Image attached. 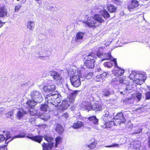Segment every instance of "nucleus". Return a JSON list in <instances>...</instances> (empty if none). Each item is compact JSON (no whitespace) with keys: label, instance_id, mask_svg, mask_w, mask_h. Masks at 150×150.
Instances as JSON below:
<instances>
[{"label":"nucleus","instance_id":"46","mask_svg":"<svg viewBox=\"0 0 150 150\" xmlns=\"http://www.w3.org/2000/svg\"><path fill=\"white\" fill-rule=\"evenodd\" d=\"M69 117V114L67 112L64 113L62 115V117L66 120L68 119Z\"/></svg>","mask_w":150,"mask_h":150},{"label":"nucleus","instance_id":"17","mask_svg":"<svg viewBox=\"0 0 150 150\" xmlns=\"http://www.w3.org/2000/svg\"><path fill=\"white\" fill-rule=\"evenodd\" d=\"M108 73L105 72L102 74L97 75L95 79L96 82H103L104 79L108 75Z\"/></svg>","mask_w":150,"mask_h":150},{"label":"nucleus","instance_id":"32","mask_svg":"<svg viewBox=\"0 0 150 150\" xmlns=\"http://www.w3.org/2000/svg\"><path fill=\"white\" fill-rule=\"evenodd\" d=\"M43 137L44 139L48 143H51L53 142H52L54 140V138L52 136H50L49 135L45 134L44 135Z\"/></svg>","mask_w":150,"mask_h":150},{"label":"nucleus","instance_id":"40","mask_svg":"<svg viewBox=\"0 0 150 150\" xmlns=\"http://www.w3.org/2000/svg\"><path fill=\"white\" fill-rule=\"evenodd\" d=\"M103 60H111L112 58L110 53H107L104 54Z\"/></svg>","mask_w":150,"mask_h":150},{"label":"nucleus","instance_id":"9","mask_svg":"<svg viewBox=\"0 0 150 150\" xmlns=\"http://www.w3.org/2000/svg\"><path fill=\"white\" fill-rule=\"evenodd\" d=\"M79 91H74L72 92L69 94V96L67 97L69 103L70 104H74L75 102V98L77 96V93Z\"/></svg>","mask_w":150,"mask_h":150},{"label":"nucleus","instance_id":"49","mask_svg":"<svg viewBox=\"0 0 150 150\" xmlns=\"http://www.w3.org/2000/svg\"><path fill=\"white\" fill-rule=\"evenodd\" d=\"M6 137H5V142L6 143V141L7 140H8L9 139H11L12 138H13V137H12L11 136L10 134L8 133L6 134Z\"/></svg>","mask_w":150,"mask_h":150},{"label":"nucleus","instance_id":"24","mask_svg":"<svg viewBox=\"0 0 150 150\" xmlns=\"http://www.w3.org/2000/svg\"><path fill=\"white\" fill-rule=\"evenodd\" d=\"M94 19L95 21L101 25V24L103 23L104 22V20L102 16L99 14H95L93 16Z\"/></svg>","mask_w":150,"mask_h":150},{"label":"nucleus","instance_id":"6","mask_svg":"<svg viewBox=\"0 0 150 150\" xmlns=\"http://www.w3.org/2000/svg\"><path fill=\"white\" fill-rule=\"evenodd\" d=\"M135 78L136 83L139 85L142 84L146 79V77L144 74L141 73H138L137 74Z\"/></svg>","mask_w":150,"mask_h":150},{"label":"nucleus","instance_id":"2","mask_svg":"<svg viewBox=\"0 0 150 150\" xmlns=\"http://www.w3.org/2000/svg\"><path fill=\"white\" fill-rule=\"evenodd\" d=\"M31 98L35 100L37 103H40L43 100L41 93L39 91L33 90L30 93Z\"/></svg>","mask_w":150,"mask_h":150},{"label":"nucleus","instance_id":"26","mask_svg":"<svg viewBox=\"0 0 150 150\" xmlns=\"http://www.w3.org/2000/svg\"><path fill=\"white\" fill-rule=\"evenodd\" d=\"M54 143L52 142L50 143H44L42 144L43 150H51L54 146Z\"/></svg>","mask_w":150,"mask_h":150},{"label":"nucleus","instance_id":"55","mask_svg":"<svg viewBox=\"0 0 150 150\" xmlns=\"http://www.w3.org/2000/svg\"><path fill=\"white\" fill-rule=\"evenodd\" d=\"M27 136H33V134H28V135Z\"/></svg>","mask_w":150,"mask_h":150},{"label":"nucleus","instance_id":"7","mask_svg":"<svg viewBox=\"0 0 150 150\" xmlns=\"http://www.w3.org/2000/svg\"><path fill=\"white\" fill-rule=\"evenodd\" d=\"M115 66L116 67L117 69H115L113 71V74L116 76H119L122 75L124 73V70L117 67V63L116 59H112Z\"/></svg>","mask_w":150,"mask_h":150},{"label":"nucleus","instance_id":"43","mask_svg":"<svg viewBox=\"0 0 150 150\" xmlns=\"http://www.w3.org/2000/svg\"><path fill=\"white\" fill-rule=\"evenodd\" d=\"M112 60H111L110 62H106L104 63L103 65L105 67L108 68H110L112 66V64L111 63L112 61H113Z\"/></svg>","mask_w":150,"mask_h":150},{"label":"nucleus","instance_id":"56","mask_svg":"<svg viewBox=\"0 0 150 150\" xmlns=\"http://www.w3.org/2000/svg\"><path fill=\"white\" fill-rule=\"evenodd\" d=\"M40 0H35V1H40Z\"/></svg>","mask_w":150,"mask_h":150},{"label":"nucleus","instance_id":"57","mask_svg":"<svg viewBox=\"0 0 150 150\" xmlns=\"http://www.w3.org/2000/svg\"><path fill=\"white\" fill-rule=\"evenodd\" d=\"M120 93H122V92H120Z\"/></svg>","mask_w":150,"mask_h":150},{"label":"nucleus","instance_id":"33","mask_svg":"<svg viewBox=\"0 0 150 150\" xmlns=\"http://www.w3.org/2000/svg\"><path fill=\"white\" fill-rule=\"evenodd\" d=\"M26 134L24 132H21L20 133L18 134L17 135H15L13 137V138H12L11 139H10L9 141L7 143H6L7 144H8V143L9 142V141H11L13 139L15 138H24L26 136Z\"/></svg>","mask_w":150,"mask_h":150},{"label":"nucleus","instance_id":"53","mask_svg":"<svg viewBox=\"0 0 150 150\" xmlns=\"http://www.w3.org/2000/svg\"><path fill=\"white\" fill-rule=\"evenodd\" d=\"M119 146V145L117 144H113L112 145H110L108 147H118Z\"/></svg>","mask_w":150,"mask_h":150},{"label":"nucleus","instance_id":"19","mask_svg":"<svg viewBox=\"0 0 150 150\" xmlns=\"http://www.w3.org/2000/svg\"><path fill=\"white\" fill-rule=\"evenodd\" d=\"M54 100L52 105V106L53 108H54V106L56 107L59 104L60 102L61 101V97L60 95L58 94H55V96H54Z\"/></svg>","mask_w":150,"mask_h":150},{"label":"nucleus","instance_id":"15","mask_svg":"<svg viewBox=\"0 0 150 150\" xmlns=\"http://www.w3.org/2000/svg\"><path fill=\"white\" fill-rule=\"evenodd\" d=\"M138 1L136 0H132L130 3L127 6L128 9L129 10L135 9L139 6Z\"/></svg>","mask_w":150,"mask_h":150},{"label":"nucleus","instance_id":"34","mask_svg":"<svg viewBox=\"0 0 150 150\" xmlns=\"http://www.w3.org/2000/svg\"><path fill=\"white\" fill-rule=\"evenodd\" d=\"M88 119L90 121L92 122L94 125H97L98 124V120L96 116H93L88 118Z\"/></svg>","mask_w":150,"mask_h":150},{"label":"nucleus","instance_id":"48","mask_svg":"<svg viewBox=\"0 0 150 150\" xmlns=\"http://www.w3.org/2000/svg\"><path fill=\"white\" fill-rule=\"evenodd\" d=\"M145 98L146 100L150 99V91H148L145 93Z\"/></svg>","mask_w":150,"mask_h":150},{"label":"nucleus","instance_id":"1","mask_svg":"<svg viewBox=\"0 0 150 150\" xmlns=\"http://www.w3.org/2000/svg\"><path fill=\"white\" fill-rule=\"evenodd\" d=\"M96 54L92 51L86 56L84 58V65L87 68L93 69L95 66V59L96 58Z\"/></svg>","mask_w":150,"mask_h":150},{"label":"nucleus","instance_id":"58","mask_svg":"<svg viewBox=\"0 0 150 150\" xmlns=\"http://www.w3.org/2000/svg\"><path fill=\"white\" fill-rule=\"evenodd\" d=\"M149 90H150V89H149Z\"/></svg>","mask_w":150,"mask_h":150},{"label":"nucleus","instance_id":"14","mask_svg":"<svg viewBox=\"0 0 150 150\" xmlns=\"http://www.w3.org/2000/svg\"><path fill=\"white\" fill-rule=\"evenodd\" d=\"M103 122H114L113 120V118L112 116L110 114L109 112L106 111L105 114L103 116Z\"/></svg>","mask_w":150,"mask_h":150},{"label":"nucleus","instance_id":"31","mask_svg":"<svg viewBox=\"0 0 150 150\" xmlns=\"http://www.w3.org/2000/svg\"><path fill=\"white\" fill-rule=\"evenodd\" d=\"M27 112L23 110V112H22L21 111H18L16 114V116L18 119V120H20L21 118H22L23 116L26 114H27Z\"/></svg>","mask_w":150,"mask_h":150},{"label":"nucleus","instance_id":"36","mask_svg":"<svg viewBox=\"0 0 150 150\" xmlns=\"http://www.w3.org/2000/svg\"><path fill=\"white\" fill-rule=\"evenodd\" d=\"M34 26L35 23L34 22L29 21L27 23V27L30 30H33L34 28Z\"/></svg>","mask_w":150,"mask_h":150},{"label":"nucleus","instance_id":"16","mask_svg":"<svg viewBox=\"0 0 150 150\" xmlns=\"http://www.w3.org/2000/svg\"><path fill=\"white\" fill-rule=\"evenodd\" d=\"M55 96V94H52V93H50L48 94L46 96V100H47V103L49 105H53L54 100V96Z\"/></svg>","mask_w":150,"mask_h":150},{"label":"nucleus","instance_id":"35","mask_svg":"<svg viewBox=\"0 0 150 150\" xmlns=\"http://www.w3.org/2000/svg\"><path fill=\"white\" fill-rule=\"evenodd\" d=\"M35 107H33L32 108H30L29 109H27L29 114L31 115H35L37 113V111L35 109Z\"/></svg>","mask_w":150,"mask_h":150},{"label":"nucleus","instance_id":"5","mask_svg":"<svg viewBox=\"0 0 150 150\" xmlns=\"http://www.w3.org/2000/svg\"><path fill=\"white\" fill-rule=\"evenodd\" d=\"M70 80L72 85L75 87H78L81 84L80 77L78 75L73 76Z\"/></svg>","mask_w":150,"mask_h":150},{"label":"nucleus","instance_id":"8","mask_svg":"<svg viewBox=\"0 0 150 150\" xmlns=\"http://www.w3.org/2000/svg\"><path fill=\"white\" fill-rule=\"evenodd\" d=\"M38 103L33 99H29L27 100L24 106L25 109H29L35 107Z\"/></svg>","mask_w":150,"mask_h":150},{"label":"nucleus","instance_id":"28","mask_svg":"<svg viewBox=\"0 0 150 150\" xmlns=\"http://www.w3.org/2000/svg\"><path fill=\"white\" fill-rule=\"evenodd\" d=\"M108 11L110 13H113L116 12L117 7L113 4H110L107 6Z\"/></svg>","mask_w":150,"mask_h":150},{"label":"nucleus","instance_id":"39","mask_svg":"<svg viewBox=\"0 0 150 150\" xmlns=\"http://www.w3.org/2000/svg\"><path fill=\"white\" fill-rule=\"evenodd\" d=\"M102 15L105 18H107L110 17V15L105 10H103L102 11Z\"/></svg>","mask_w":150,"mask_h":150},{"label":"nucleus","instance_id":"22","mask_svg":"<svg viewBox=\"0 0 150 150\" xmlns=\"http://www.w3.org/2000/svg\"><path fill=\"white\" fill-rule=\"evenodd\" d=\"M114 122H103V124L101 126L103 129L110 128L115 125Z\"/></svg>","mask_w":150,"mask_h":150},{"label":"nucleus","instance_id":"37","mask_svg":"<svg viewBox=\"0 0 150 150\" xmlns=\"http://www.w3.org/2000/svg\"><path fill=\"white\" fill-rule=\"evenodd\" d=\"M50 115L48 113H44L41 115V118L45 121L47 120L50 119Z\"/></svg>","mask_w":150,"mask_h":150},{"label":"nucleus","instance_id":"4","mask_svg":"<svg viewBox=\"0 0 150 150\" xmlns=\"http://www.w3.org/2000/svg\"><path fill=\"white\" fill-rule=\"evenodd\" d=\"M81 106L82 108L87 110L88 111L92 110V105L90 98H86L82 102Z\"/></svg>","mask_w":150,"mask_h":150},{"label":"nucleus","instance_id":"18","mask_svg":"<svg viewBox=\"0 0 150 150\" xmlns=\"http://www.w3.org/2000/svg\"><path fill=\"white\" fill-rule=\"evenodd\" d=\"M26 137L32 140L40 143L42 141L43 137L41 135H36L33 136H27Z\"/></svg>","mask_w":150,"mask_h":150},{"label":"nucleus","instance_id":"30","mask_svg":"<svg viewBox=\"0 0 150 150\" xmlns=\"http://www.w3.org/2000/svg\"><path fill=\"white\" fill-rule=\"evenodd\" d=\"M55 144L54 147L57 148V147L58 145L61 144L62 142V138L60 136H58L55 138Z\"/></svg>","mask_w":150,"mask_h":150},{"label":"nucleus","instance_id":"54","mask_svg":"<svg viewBox=\"0 0 150 150\" xmlns=\"http://www.w3.org/2000/svg\"><path fill=\"white\" fill-rule=\"evenodd\" d=\"M4 23H3L0 20V27H2Z\"/></svg>","mask_w":150,"mask_h":150},{"label":"nucleus","instance_id":"51","mask_svg":"<svg viewBox=\"0 0 150 150\" xmlns=\"http://www.w3.org/2000/svg\"><path fill=\"white\" fill-rule=\"evenodd\" d=\"M21 7V6L20 5H18L17 6H16L15 8V11L16 12L18 11Z\"/></svg>","mask_w":150,"mask_h":150},{"label":"nucleus","instance_id":"20","mask_svg":"<svg viewBox=\"0 0 150 150\" xmlns=\"http://www.w3.org/2000/svg\"><path fill=\"white\" fill-rule=\"evenodd\" d=\"M40 109L41 111L46 112L48 110L49 111H51L53 110V108L52 106L50 108L47 104L44 103L41 105Z\"/></svg>","mask_w":150,"mask_h":150},{"label":"nucleus","instance_id":"47","mask_svg":"<svg viewBox=\"0 0 150 150\" xmlns=\"http://www.w3.org/2000/svg\"><path fill=\"white\" fill-rule=\"evenodd\" d=\"M142 94L140 93H136V97L138 99V101H139L142 98Z\"/></svg>","mask_w":150,"mask_h":150},{"label":"nucleus","instance_id":"27","mask_svg":"<svg viewBox=\"0 0 150 150\" xmlns=\"http://www.w3.org/2000/svg\"><path fill=\"white\" fill-rule=\"evenodd\" d=\"M89 142L90 144L87 145V146L90 149H92L96 147L97 142L94 138L91 139Z\"/></svg>","mask_w":150,"mask_h":150},{"label":"nucleus","instance_id":"3","mask_svg":"<svg viewBox=\"0 0 150 150\" xmlns=\"http://www.w3.org/2000/svg\"><path fill=\"white\" fill-rule=\"evenodd\" d=\"M83 23L85 24L86 26L94 29L96 27L99 26L98 24L97 23L94 19L93 16L90 18H88L87 21H84Z\"/></svg>","mask_w":150,"mask_h":150},{"label":"nucleus","instance_id":"13","mask_svg":"<svg viewBox=\"0 0 150 150\" xmlns=\"http://www.w3.org/2000/svg\"><path fill=\"white\" fill-rule=\"evenodd\" d=\"M70 106V104L67 99H64L62 102L59 105V109L62 111H64L67 110Z\"/></svg>","mask_w":150,"mask_h":150},{"label":"nucleus","instance_id":"11","mask_svg":"<svg viewBox=\"0 0 150 150\" xmlns=\"http://www.w3.org/2000/svg\"><path fill=\"white\" fill-rule=\"evenodd\" d=\"M49 74L50 76L56 81H60L62 79L61 74L56 71L52 70L49 71Z\"/></svg>","mask_w":150,"mask_h":150},{"label":"nucleus","instance_id":"12","mask_svg":"<svg viewBox=\"0 0 150 150\" xmlns=\"http://www.w3.org/2000/svg\"><path fill=\"white\" fill-rule=\"evenodd\" d=\"M103 106L101 103L98 101L94 103L92 105V110L95 112H99L103 109Z\"/></svg>","mask_w":150,"mask_h":150},{"label":"nucleus","instance_id":"50","mask_svg":"<svg viewBox=\"0 0 150 150\" xmlns=\"http://www.w3.org/2000/svg\"><path fill=\"white\" fill-rule=\"evenodd\" d=\"M110 94V92L108 90H105L103 92V95L104 96H108Z\"/></svg>","mask_w":150,"mask_h":150},{"label":"nucleus","instance_id":"10","mask_svg":"<svg viewBox=\"0 0 150 150\" xmlns=\"http://www.w3.org/2000/svg\"><path fill=\"white\" fill-rule=\"evenodd\" d=\"M113 119L115 120V121L117 122L119 124H120L121 123H124L126 120L124 116L123 113L122 112H119L114 117Z\"/></svg>","mask_w":150,"mask_h":150},{"label":"nucleus","instance_id":"38","mask_svg":"<svg viewBox=\"0 0 150 150\" xmlns=\"http://www.w3.org/2000/svg\"><path fill=\"white\" fill-rule=\"evenodd\" d=\"M123 102L126 104H131L133 103V100L131 98H127L124 100Z\"/></svg>","mask_w":150,"mask_h":150},{"label":"nucleus","instance_id":"44","mask_svg":"<svg viewBox=\"0 0 150 150\" xmlns=\"http://www.w3.org/2000/svg\"><path fill=\"white\" fill-rule=\"evenodd\" d=\"M111 1L112 2L117 5L121 6L122 4V2L120 0H111Z\"/></svg>","mask_w":150,"mask_h":150},{"label":"nucleus","instance_id":"45","mask_svg":"<svg viewBox=\"0 0 150 150\" xmlns=\"http://www.w3.org/2000/svg\"><path fill=\"white\" fill-rule=\"evenodd\" d=\"M93 75V73L92 72H90L86 75L85 77L87 79H89L92 78Z\"/></svg>","mask_w":150,"mask_h":150},{"label":"nucleus","instance_id":"23","mask_svg":"<svg viewBox=\"0 0 150 150\" xmlns=\"http://www.w3.org/2000/svg\"><path fill=\"white\" fill-rule=\"evenodd\" d=\"M8 11L5 6L0 7V17H4L7 16Z\"/></svg>","mask_w":150,"mask_h":150},{"label":"nucleus","instance_id":"41","mask_svg":"<svg viewBox=\"0 0 150 150\" xmlns=\"http://www.w3.org/2000/svg\"><path fill=\"white\" fill-rule=\"evenodd\" d=\"M113 81L116 82L117 81V83L116 84L122 83L124 81L123 79L121 78L117 77L115 78L114 80Z\"/></svg>","mask_w":150,"mask_h":150},{"label":"nucleus","instance_id":"25","mask_svg":"<svg viewBox=\"0 0 150 150\" xmlns=\"http://www.w3.org/2000/svg\"><path fill=\"white\" fill-rule=\"evenodd\" d=\"M43 89L45 92H50L55 90V86L53 84L50 85L45 86L43 87Z\"/></svg>","mask_w":150,"mask_h":150},{"label":"nucleus","instance_id":"42","mask_svg":"<svg viewBox=\"0 0 150 150\" xmlns=\"http://www.w3.org/2000/svg\"><path fill=\"white\" fill-rule=\"evenodd\" d=\"M84 35V33H77L76 35V39H77V40L82 39L83 38V36Z\"/></svg>","mask_w":150,"mask_h":150},{"label":"nucleus","instance_id":"21","mask_svg":"<svg viewBox=\"0 0 150 150\" xmlns=\"http://www.w3.org/2000/svg\"><path fill=\"white\" fill-rule=\"evenodd\" d=\"M83 125L84 123L83 122L77 120L74 122L72 126V127L74 129H78L80 128Z\"/></svg>","mask_w":150,"mask_h":150},{"label":"nucleus","instance_id":"52","mask_svg":"<svg viewBox=\"0 0 150 150\" xmlns=\"http://www.w3.org/2000/svg\"><path fill=\"white\" fill-rule=\"evenodd\" d=\"M5 141V137L3 135H0V142Z\"/></svg>","mask_w":150,"mask_h":150},{"label":"nucleus","instance_id":"29","mask_svg":"<svg viewBox=\"0 0 150 150\" xmlns=\"http://www.w3.org/2000/svg\"><path fill=\"white\" fill-rule=\"evenodd\" d=\"M55 130L58 134H61L64 132V129L61 125L57 124L56 126Z\"/></svg>","mask_w":150,"mask_h":150}]
</instances>
